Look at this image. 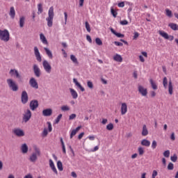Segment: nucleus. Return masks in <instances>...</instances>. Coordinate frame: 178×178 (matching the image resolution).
<instances>
[{
  "label": "nucleus",
  "instance_id": "9b49d317",
  "mask_svg": "<svg viewBox=\"0 0 178 178\" xmlns=\"http://www.w3.org/2000/svg\"><path fill=\"white\" fill-rule=\"evenodd\" d=\"M33 72L36 77H40V76H41V70H40V67L37 64L33 65Z\"/></svg>",
  "mask_w": 178,
  "mask_h": 178
},
{
  "label": "nucleus",
  "instance_id": "a878e982",
  "mask_svg": "<svg viewBox=\"0 0 178 178\" xmlns=\"http://www.w3.org/2000/svg\"><path fill=\"white\" fill-rule=\"evenodd\" d=\"M44 49L49 59H52L54 58V55H52V51H51V50H49V49L47 47H44Z\"/></svg>",
  "mask_w": 178,
  "mask_h": 178
},
{
  "label": "nucleus",
  "instance_id": "79ce46f5",
  "mask_svg": "<svg viewBox=\"0 0 178 178\" xmlns=\"http://www.w3.org/2000/svg\"><path fill=\"white\" fill-rule=\"evenodd\" d=\"M85 24H86V29L88 33H91V28L90 26V24L88 23V22H86Z\"/></svg>",
  "mask_w": 178,
  "mask_h": 178
},
{
  "label": "nucleus",
  "instance_id": "f03ea898",
  "mask_svg": "<svg viewBox=\"0 0 178 178\" xmlns=\"http://www.w3.org/2000/svg\"><path fill=\"white\" fill-rule=\"evenodd\" d=\"M38 156H41V150L40 148L35 147L34 152H33L29 157L30 162H36L37 159H38Z\"/></svg>",
  "mask_w": 178,
  "mask_h": 178
},
{
  "label": "nucleus",
  "instance_id": "a19ab883",
  "mask_svg": "<svg viewBox=\"0 0 178 178\" xmlns=\"http://www.w3.org/2000/svg\"><path fill=\"white\" fill-rule=\"evenodd\" d=\"M138 152L140 156L144 155V148H143L142 147H139L138 148Z\"/></svg>",
  "mask_w": 178,
  "mask_h": 178
},
{
  "label": "nucleus",
  "instance_id": "c85d7f7f",
  "mask_svg": "<svg viewBox=\"0 0 178 178\" xmlns=\"http://www.w3.org/2000/svg\"><path fill=\"white\" fill-rule=\"evenodd\" d=\"M111 33H113V34L116 35V37H118V38H123V37H124V35H123L122 33H119L116 32L115 31H114L113 28L111 29Z\"/></svg>",
  "mask_w": 178,
  "mask_h": 178
},
{
  "label": "nucleus",
  "instance_id": "5fc2aeb1",
  "mask_svg": "<svg viewBox=\"0 0 178 178\" xmlns=\"http://www.w3.org/2000/svg\"><path fill=\"white\" fill-rule=\"evenodd\" d=\"M170 159H171L172 162H176V161H177V156H176V154H175L174 156H172L170 157Z\"/></svg>",
  "mask_w": 178,
  "mask_h": 178
},
{
  "label": "nucleus",
  "instance_id": "0e129e2a",
  "mask_svg": "<svg viewBox=\"0 0 178 178\" xmlns=\"http://www.w3.org/2000/svg\"><path fill=\"white\" fill-rule=\"evenodd\" d=\"M84 6V0H79V7L83 8Z\"/></svg>",
  "mask_w": 178,
  "mask_h": 178
},
{
  "label": "nucleus",
  "instance_id": "f257e3e1",
  "mask_svg": "<svg viewBox=\"0 0 178 178\" xmlns=\"http://www.w3.org/2000/svg\"><path fill=\"white\" fill-rule=\"evenodd\" d=\"M54 16H55V13H54V6H51L49 9L48 17L46 18L48 27H52V26H54Z\"/></svg>",
  "mask_w": 178,
  "mask_h": 178
},
{
  "label": "nucleus",
  "instance_id": "69168bd1",
  "mask_svg": "<svg viewBox=\"0 0 178 178\" xmlns=\"http://www.w3.org/2000/svg\"><path fill=\"white\" fill-rule=\"evenodd\" d=\"M83 137H84V132H81V133L78 136L79 140H81V139L83 138Z\"/></svg>",
  "mask_w": 178,
  "mask_h": 178
},
{
  "label": "nucleus",
  "instance_id": "774afa93",
  "mask_svg": "<svg viewBox=\"0 0 178 178\" xmlns=\"http://www.w3.org/2000/svg\"><path fill=\"white\" fill-rule=\"evenodd\" d=\"M24 178H33V175L31 174H29L26 175Z\"/></svg>",
  "mask_w": 178,
  "mask_h": 178
},
{
  "label": "nucleus",
  "instance_id": "393cba45",
  "mask_svg": "<svg viewBox=\"0 0 178 178\" xmlns=\"http://www.w3.org/2000/svg\"><path fill=\"white\" fill-rule=\"evenodd\" d=\"M159 34L161 37H163V38H165V40H169V35L166 32H165L163 31H159Z\"/></svg>",
  "mask_w": 178,
  "mask_h": 178
},
{
  "label": "nucleus",
  "instance_id": "ddd939ff",
  "mask_svg": "<svg viewBox=\"0 0 178 178\" xmlns=\"http://www.w3.org/2000/svg\"><path fill=\"white\" fill-rule=\"evenodd\" d=\"M29 84L33 88L38 89V83L35 78H31L29 81Z\"/></svg>",
  "mask_w": 178,
  "mask_h": 178
},
{
  "label": "nucleus",
  "instance_id": "09e8293b",
  "mask_svg": "<svg viewBox=\"0 0 178 178\" xmlns=\"http://www.w3.org/2000/svg\"><path fill=\"white\" fill-rule=\"evenodd\" d=\"M174 168H175V166L172 163H168V170H173Z\"/></svg>",
  "mask_w": 178,
  "mask_h": 178
},
{
  "label": "nucleus",
  "instance_id": "c756f323",
  "mask_svg": "<svg viewBox=\"0 0 178 178\" xmlns=\"http://www.w3.org/2000/svg\"><path fill=\"white\" fill-rule=\"evenodd\" d=\"M168 26L172 29V30H174L175 31L178 30V25L177 24L175 23H170Z\"/></svg>",
  "mask_w": 178,
  "mask_h": 178
},
{
  "label": "nucleus",
  "instance_id": "f8f14e48",
  "mask_svg": "<svg viewBox=\"0 0 178 178\" xmlns=\"http://www.w3.org/2000/svg\"><path fill=\"white\" fill-rule=\"evenodd\" d=\"M30 108L31 111H35L38 108V101L37 100H32L30 102Z\"/></svg>",
  "mask_w": 178,
  "mask_h": 178
},
{
  "label": "nucleus",
  "instance_id": "ea45409f",
  "mask_svg": "<svg viewBox=\"0 0 178 178\" xmlns=\"http://www.w3.org/2000/svg\"><path fill=\"white\" fill-rule=\"evenodd\" d=\"M111 12L113 17H116L118 16V12L113 9V7L111 8Z\"/></svg>",
  "mask_w": 178,
  "mask_h": 178
},
{
  "label": "nucleus",
  "instance_id": "603ef678",
  "mask_svg": "<svg viewBox=\"0 0 178 178\" xmlns=\"http://www.w3.org/2000/svg\"><path fill=\"white\" fill-rule=\"evenodd\" d=\"M158 176V171L154 170L152 175V178H156Z\"/></svg>",
  "mask_w": 178,
  "mask_h": 178
},
{
  "label": "nucleus",
  "instance_id": "20e7f679",
  "mask_svg": "<svg viewBox=\"0 0 178 178\" xmlns=\"http://www.w3.org/2000/svg\"><path fill=\"white\" fill-rule=\"evenodd\" d=\"M7 84L12 91H19V85L12 79H7Z\"/></svg>",
  "mask_w": 178,
  "mask_h": 178
},
{
  "label": "nucleus",
  "instance_id": "423d86ee",
  "mask_svg": "<svg viewBox=\"0 0 178 178\" xmlns=\"http://www.w3.org/2000/svg\"><path fill=\"white\" fill-rule=\"evenodd\" d=\"M30 119H31V111L27 109L24 112V117H23V122H24L25 123H27V122H29Z\"/></svg>",
  "mask_w": 178,
  "mask_h": 178
},
{
  "label": "nucleus",
  "instance_id": "473e14b6",
  "mask_svg": "<svg viewBox=\"0 0 178 178\" xmlns=\"http://www.w3.org/2000/svg\"><path fill=\"white\" fill-rule=\"evenodd\" d=\"M149 83L152 86V88H153V90H158V86L156 85V83L154 81V80L150 79L149 80Z\"/></svg>",
  "mask_w": 178,
  "mask_h": 178
},
{
  "label": "nucleus",
  "instance_id": "f3484780",
  "mask_svg": "<svg viewBox=\"0 0 178 178\" xmlns=\"http://www.w3.org/2000/svg\"><path fill=\"white\" fill-rule=\"evenodd\" d=\"M73 82L74 83L75 86H76V87H78V88L80 89L81 91H82V92H83V91H86V89H84V88H83L81 84H80V83H79V81H77V79L74 78Z\"/></svg>",
  "mask_w": 178,
  "mask_h": 178
},
{
  "label": "nucleus",
  "instance_id": "9d476101",
  "mask_svg": "<svg viewBox=\"0 0 178 178\" xmlns=\"http://www.w3.org/2000/svg\"><path fill=\"white\" fill-rule=\"evenodd\" d=\"M34 54L36 58V60L38 62H41L42 60V58H41V54H40V51L38 50V47H34Z\"/></svg>",
  "mask_w": 178,
  "mask_h": 178
},
{
  "label": "nucleus",
  "instance_id": "6e6552de",
  "mask_svg": "<svg viewBox=\"0 0 178 178\" xmlns=\"http://www.w3.org/2000/svg\"><path fill=\"white\" fill-rule=\"evenodd\" d=\"M21 99L22 104H27L29 102V95H27V92L25 90L22 92Z\"/></svg>",
  "mask_w": 178,
  "mask_h": 178
},
{
  "label": "nucleus",
  "instance_id": "412c9836",
  "mask_svg": "<svg viewBox=\"0 0 178 178\" xmlns=\"http://www.w3.org/2000/svg\"><path fill=\"white\" fill-rule=\"evenodd\" d=\"M21 150L22 154H27V152H29V147L26 143L22 145Z\"/></svg>",
  "mask_w": 178,
  "mask_h": 178
},
{
  "label": "nucleus",
  "instance_id": "4d7b16f0",
  "mask_svg": "<svg viewBox=\"0 0 178 178\" xmlns=\"http://www.w3.org/2000/svg\"><path fill=\"white\" fill-rule=\"evenodd\" d=\"M47 124H48L49 131V132L52 131V124H51V122H47Z\"/></svg>",
  "mask_w": 178,
  "mask_h": 178
},
{
  "label": "nucleus",
  "instance_id": "bb28decb",
  "mask_svg": "<svg viewBox=\"0 0 178 178\" xmlns=\"http://www.w3.org/2000/svg\"><path fill=\"white\" fill-rule=\"evenodd\" d=\"M142 136H143V137L148 136V129H147V125L145 124L143 126Z\"/></svg>",
  "mask_w": 178,
  "mask_h": 178
},
{
  "label": "nucleus",
  "instance_id": "a211bd4d",
  "mask_svg": "<svg viewBox=\"0 0 178 178\" xmlns=\"http://www.w3.org/2000/svg\"><path fill=\"white\" fill-rule=\"evenodd\" d=\"M43 116H51L52 115V110L51 108H47L42 111Z\"/></svg>",
  "mask_w": 178,
  "mask_h": 178
},
{
  "label": "nucleus",
  "instance_id": "a18cd8bd",
  "mask_svg": "<svg viewBox=\"0 0 178 178\" xmlns=\"http://www.w3.org/2000/svg\"><path fill=\"white\" fill-rule=\"evenodd\" d=\"M163 156H165V158H169V156H170V150H166L163 152Z\"/></svg>",
  "mask_w": 178,
  "mask_h": 178
},
{
  "label": "nucleus",
  "instance_id": "3c124183",
  "mask_svg": "<svg viewBox=\"0 0 178 178\" xmlns=\"http://www.w3.org/2000/svg\"><path fill=\"white\" fill-rule=\"evenodd\" d=\"M95 42L97 45H102V40H101L99 38H97Z\"/></svg>",
  "mask_w": 178,
  "mask_h": 178
},
{
  "label": "nucleus",
  "instance_id": "de8ad7c7",
  "mask_svg": "<svg viewBox=\"0 0 178 178\" xmlns=\"http://www.w3.org/2000/svg\"><path fill=\"white\" fill-rule=\"evenodd\" d=\"M120 24H121V26H127V24H129V22L126 19L120 21Z\"/></svg>",
  "mask_w": 178,
  "mask_h": 178
},
{
  "label": "nucleus",
  "instance_id": "72a5a7b5",
  "mask_svg": "<svg viewBox=\"0 0 178 178\" xmlns=\"http://www.w3.org/2000/svg\"><path fill=\"white\" fill-rule=\"evenodd\" d=\"M57 168L58 170H60V172H62V170H63V164H62V161H58L57 162Z\"/></svg>",
  "mask_w": 178,
  "mask_h": 178
},
{
  "label": "nucleus",
  "instance_id": "bf43d9fd",
  "mask_svg": "<svg viewBox=\"0 0 178 178\" xmlns=\"http://www.w3.org/2000/svg\"><path fill=\"white\" fill-rule=\"evenodd\" d=\"M115 45H116L117 47H123V43L120 42H114Z\"/></svg>",
  "mask_w": 178,
  "mask_h": 178
},
{
  "label": "nucleus",
  "instance_id": "680f3d73",
  "mask_svg": "<svg viewBox=\"0 0 178 178\" xmlns=\"http://www.w3.org/2000/svg\"><path fill=\"white\" fill-rule=\"evenodd\" d=\"M42 136L44 137H47V136H48V130H47V129H44L43 132H42Z\"/></svg>",
  "mask_w": 178,
  "mask_h": 178
},
{
  "label": "nucleus",
  "instance_id": "2f4dec72",
  "mask_svg": "<svg viewBox=\"0 0 178 178\" xmlns=\"http://www.w3.org/2000/svg\"><path fill=\"white\" fill-rule=\"evenodd\" d=\"M25 20H26V18L24 17H21L19 18V27H21V29L24 27Z\"/></svg>",
  "mask_w": 178,
  "mask_h": 178
},
{
  "label": "nucleus",
  "instance_id": "4468645a",
  "mask_svg": "<svg viewBox=\"0 0 178 178\" xmlns=\"http://www.w3.org/2000/svg\"><path fill=\"white\" fill-rule=\"evenodd\" d=\"M13 133L15 136H17V137H23L24 136V131L20 129H14Z\"/></svg>",
  "mask_w": 178,
  "mask_h": 178
},
{
  "label": "nucleus",
  "instance_id": "aec40b11",
  "mask_svg": "<svg viewBox=\"0 0 178 178\" xmlns=\"http://www.w3.org/2000/svg\"><path fill=\"white\" fill-rule=\"evenodd\" d=\"M80 129H81V126H79L76 127L75 129H73L70 134V138H73V137H74V136L77 134V132L80 130Z\"/></svg>",
  "mask_w": 178,
  "mask_h": 178
},
{
  "label": "nucleus",
  "instance_id": "13d9d810",
  "mask_svg": "<svg viewBox=\"0 0 178 178\" xmlns=\"http://www.w3.org/2000/svg\"><path fill=\"white\" fill-rule=\"evenodd\" d=\"M118 8H124V1H122L118 3Z\"/></svg>",
  "mask_w": 178,
  "mask_h": 178
},
{
  "label": "nucleus",
  "instance_id": "7ed1b4c3",
  "mask_svg": "<svg viewBox=\"0 0 178 178\" xmlns=\"http://www.w3.org/2000/svg\"><path fill=\"white\" fill-rule=\"evenodd\" d=\"M0 40L4 42H8L10 40V33L8 29L3 31L0 29Z\"/></svg>",
  "mask_w": 178,
  "mask_h": 178
},
{
  "label": "nucleus",
  "instance_id": "8fccbe9b",
  "mask_svg": "<svg viewBox=\"0 0 178 178\" xmlns=\"http://www.w3.org/2000/svg\"><path fill=\"white\" fill-rule=\"evenodd\" d=\"M157 145H158V143L156 142V140H153L152 143V149H155V148H156Z\"/></svg>",
  "mask_w": 178,
  "mask_h": 178
},
{
  "label": "nucleus",
  "instance_id": "6ab92c4d",
  "mask_svg": "<svg viewBox=\"0 0 178 178\" xmlns=\"http://www.w3.org/2000/svg\"><path fill=\"white\" fill-rule=\"evenodd\" d=\"M113 60H115V62L122 63L123 62V58L122 57V56H120V54H115L113 56Z\"/></svg>",
  "mask_w": 178,
  "mask_h": 178
},
{
  "label": "nucleus",
  "instance_id": "4be33fe9",
  "mask_svg": "<svg viewBox=\"0 0 178 178\" xmlns=\"http://www.w3.org/2000/svg\"><path fill=\"white\" fill-rule=\"evenodd\" d=\"M9 16L12 19H15V17L16 16V11L15 10V7H10V13H9Z\"/></svg>",
  "mask_w": 178,
  "mask_h": 178
},
{
  "label": "nucleus",
  "instance_id": "2eb2a0df",
  "mask_svg": "<svg viewBox=\"0 0 178 178\" xmlns=\"http://www.w3.org/2000/svg\"><path fill=\"white\" fill-rule=\"evenodd\" d=\"M49 166L51 169V170L55 173V175H58V170H56V167H55V163H54V161L52 159H50L49 161Z\"/></svg>",
  "mask_w": 178,
  "mask_h": 178
},
{
  "label": "nucleus",
  "instance_id": "e2e57ef3",
  "mask_svg": "<svg viewBox=\"0 0 178 178\" xmlns=\"http://www.w3.org/2000/svg\"><path fill=\"white\" fill-rule=\"evenodd\" d=\"M170 140H172V141H175L176 140V137L175 136V132L172 133L170 136Z\"/></svg>",
  "mask_w": 178,
  "mask_h": 178
},
{
  "label": "nucleus",
  "instance_id": "052dcab7",
  "mask_svg": "<svg viewBox=\"0 0 178 178\" xmlns=\"http://www.w3.org/2000/svg\"><path fill=\"white\" fill-rule=\"evenodd\" d=\"M140 34L138 33V32H135L134 33V40H137V38H138Z\"/></svg>",
  "mask_w": 178,
  "mask_h": 178
},
{
  "label": "nucleus",
  "instance_id": "338daca9",
  "mask_svg": "<svg viewBox=\"0 0 178 178\" xmlns=\"http://www.w3.org/2000/svg\"><path fill=\"white\" fill-rule=\"evenodd\" d=\"M86 39H87V40L89 42H92V40L91 39V36H90V35H87L86 36Z\"/></svg>",
  "mask_w": 178,
  "mask_h": 178
},
{
  "label": "nucleus",
  "instance_id": "dca6fc26",
  "mask_svg": "<svg viewBox=\"0 0 178 178\" xmlns=\"http://www.w3.org/2000/svg\"><path fill=\"white\" fill-rule=\"evenodd\" d=\"M127 113V104H121V115H126Z\"/></svg>",
  "mask_w": 178,
  "mask_h": 178
},
{
  "label": "nucleus",
  "instance_id": "e433bc0d",
  "mask_svg": "<svg viewBox=\"0 0 178 178\" xmlns=\"http://www.w3.org/2000/svg\"><path fill=\"white\" fill-rule=\"evenodd\" d=\"M163 86L164 88H168V78L166 76L163 79Z\"/></svg>",
  "mask_w": 178,
  "mask_h": 178
},
{
  "label": "nucleus",
  "instance_id": "b1692460",
  "mask_svg": "<svg viewBox=\"0 0 178 178\" xmlns=\"http://www.w3.org/2000/svg\"><path fill=\"white\" fill-rule=\"evenodd\" d=\"M140 144L143 147H149V145H151V142L147 139H143L141 140Z\"/></svg>",
  "mask_w": 178,
  "mask_h": 178
},
{
  "label": "nucleus",
  "instance_id": "0eeeda50",
  "mask_svg": "<svg viewBox=\"0 0 178 178\" xmlns=\"http://www.w3.org/2000/svg\"><path fill=\"white\" fill-rule=\"evenodd\" d=\"M138 90L143 97H147L148 94V90L147 88H144L143 86H138Z\"/></svg>",
  "mask_w": 178,
  "mask_h": 178
},
{
  "label": "nucleus",
  "instance_id": "c03bdc74",
  "mask_svg": "<svg viewBox=\"0 0 178 178\" xmlns=\"http://www.w3.org/2000/svg\"><path fill=\"white\" fill-rule=\"evenodd\" d=\"M60 119H62V114H59L58 115V117L56 118V119L55 120V124H58V123H59V122H60Z\"/></svg>",
  "mask_w": 178,
  "mask_h": 178
},
{
  "label": "nucleus",
  "instance_id": "4c0bfd02",
  "mask_svg": "<svg viewBox=\"0 0 178 178\" xmlns=\"http://www.w3.org/2000/svg\"><path fill=\"white\" fill-rule=\"evenodd\" d=\"M42 4L39 3L38 4V14L40 15L42 13Z\"/></svg>",
  "mask_w": 178,
  "mask_h": 178
},
{
  "label": "nucleus",
  "instance_id": "cd10ccee",
  "mask_svg": "<svg viewBox=\"0 0 178 178\" xmlns=\"http://www.w3.org/2000/svg\"><path fill=\"white\" fill-rule=\"evenodd\" d=\"M70 91L71 92L72 97L74 99H76L77 97H79V95L77 94V92L74 90L73 88H70Z\"/></svg>",
  "mask_w": 178,
  "mask_h": 178
},
{
  "label": "nucleus",
  "instance_id": "58836bf2",
  "mask_svg": "<svg viewBox=\"0 0 178 178\" xmlns=\"http://www.w3.org/2000/svg\"><path fill=\"white\" fill-rule=\"evenodd\" d=\"M61 111H63V112H66L67 111H70V107H69V106H67V105H64V106H61Z\"/></svg>",
  "mask_w": 178,
  "mask_h": 178
},
{
  "label": "nucleus",
  "instance_id": "7c9ffc66",
  "mask_svg": "<svg viewBox=\"0 0 178 178\" xmlns=\"http://www.w3.org/2000/svg\"><path fill=\"white\" fill-rule=\"evenodd\" d=\"M40 40L43 44H48V40H47V38H45V35H44V34L40 33Z\"/></svg>",
  "mask_w": 178,
  "mask_h": 178
},
{
  "label": "nucleus",
  "instance_id": "5701e85b",
  "mask_svg": "<svg viewBox=\"0 0 178 178\" xmlns=\"http://www.w3.org/2000/svg\"><path fill=\"white\" fill-rule=\"evenodd\" d=\"M168 92L170 95H173V83H172V80L168 82Z\"/></svg>",
  "mask_w": 178,
  "mask_h": 178
},
{
  "label": "nucleus",
  "instance_id": "37998d69",
  "mask_svg": "<svg viewBox=\"0 0 178 178\" xmlns=\"http://www.w3.org/2000/svg\"><path fill=\"white\" fill-rule=\"evenodd\" d=\"M165 15L166 16H168V17H172V10H169V9H165Z\"/></svg>",
  "mask_w": 178,
  "mask_h": 178
},
{
  "label": "nucleus",
  "instance_id": "c9c22d12",
  "mask_svg": "<svg viewBox=\"0 0 178 178\" xmlns=\"http://www.w3.org/2000/svg\"><path fill=\"white\" fill-rule=\"evenodd\" d=\"M60 143L62 145L63 154H66V147H65V143L63 142V138H60Z\"/></svg>",
  "mask_w": 178,
  "mask_h": 178
},
{
  "label": "nucleus",
  "instance_id": "f704fd0d",
  "mask_svg": "<svg viewBox=\"0 0 178 178\" xmlns=\"http://www.w3.org/2000/svg\"><path fill=\"white\" fill-rule=\"evenodd\" d=\"M70 59L72 60L73 63H75V65H79V61L77 60V58H76V56L71 55Z\"/></svg>",
  "mask_w": 178,
  "mask_h": 178
},
{
  "label": "nucleus",
  "instance_id": "49530a36",
  "mask_svg": "<svg viewBox=\"0 0 178 178\" xmlns=\"http://www.w3.org/2000/svg\"><path fill=\"white\" fill-rule=\"evenodd\" d=\"M106 129L109 130V131L113 130V124L110 123V124H107Z\"/></svg>",
  "mask_w": 178,
  "mask_h": 178
},
{
  "label": "nucleus",
  "instance_id": "1a4fd4ad",
  "mask_svg": "<svg viewBox=\"0 0 178 178\" xmlns=\"http://www.w3.org/2000/svg\"><path fill=\"white\" fill-rule=\"evenodd\" d=\"M9 74L11 76V77H15V76L17 79H21L22 77L17 70L11 69L9 72Z\"/></svg>",
  "mask_w": 178,
  "mask_h": 178
},
{
  "label": "nucleus",
  "instance_id": "39448f33",
  "mask_svg": "<svg viewBox=\"0 0 178 178\" xmlns=\"http://www.w3.org/2000/svg\"><path fill=\"white\" fill-rule=\"evenodd\" d=\"M42 66L46 73H48V74L51 73L52 70V67L51 66V64H49V62H48V60H43Z\"/></svg>",
  "mask_w": 178,
  "mask_h": 178
},
{
  "label": "nucleus",
  "instance_id": "6e6d98bb",
  "mask_svg": "<svg viewBox=\"0 0 178 178\" xmlns=\"http://www.w3.org/2000/svg\"><path fill=\"white\" fill-rule=\"evenodd\" d=\"M76 114L73 113L71 114L69 117V120H73V119H76Z\"/></svg>",
  "mask_w": 178,
  "mask_h": 178
},
{
  "label": "nucleus",
  "instance_id": "864d4df0",
  "mask_svg": "<svg viewBox=\"0 0 178 178\" xmlns=\"http://www.w3.org/2000/svg\"><path fill=\"white\" fill-rule=\"evenodd\" d=\"M87 86L89 88H94V84H92V82H91L90 81H88L87 82Z\"/></svg>",
  "mask_w": 178,
  "mask_h": 178
}]
</instances>
